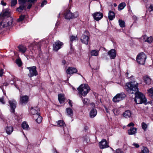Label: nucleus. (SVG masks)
<instances>
[{
  "label": "nucleus",
  "instance_id": "nucleus-14",
  "mask_svg": "<svg viewBox=\"0 0 153 153\" xmlns=\"http://www.w3.org/2000/svg\"><path fill=\"white\" fill-rule=\"evenodd\" d=\"M108 53L111 59H114L116 57V52L114 49H111L108 52Z\"/></svg>",
  "mask_w": 153,
  "mask_h": 153
},
{
  "label": "nucleus",
  "instance_id": "nucleus-13",
  "mask_svg": "<svg viewBox=\"0 0 153 153\" xmlns=\"http://www.w3.org/2000/svg\"><path fill=\"white\" fill-rule=\"evenodd\" d=\"M89 39V37L84 34L82 35L80 39L81 42L86 45L88 44Z\"/></svg>",
  "mask_w": 153,
  "mask_h": 153
},
{
  "label": "nucleus",
  "instance_id": "nucleus-5",
  "mask_svg": "<svg viewBox=\"0 0 153 153\" xmlns=\"http://www.w3.org/2000/svg\"><path fill=\"white\" fill-rule=\"evenodd\" d=\"M27 68L29 71V73L28 74V76L29 77H31L37 75L38 73L36 71V66H33L30 67H28Z\"/></svg>",
  "mask_w": 153,
  "mask_h": 153
},
{
  "label": "nucleus",
  "instance_id": "nucleus-46",
  "mask_svg": "<svg viewBox=\"0 0 153 153\" xmlns=\"http://www.w3.org/2000/svg\"><path fill=\"white\" fill-rule=\"evenodd\" d=\"M116 153H122L123 152V151L121 149H117L116 150Z\"/></svg>",
  "mask_w": 153,
  "mask_h": 153
},
{
  "label": "nucleus",
  "instance_id": "nucleus-31",
  "mask_svg": "<svg viewBox=\"0 0 153 153\" xmlns=\"http://www.w3.org/2000/svg\"><path fill=\"white\" fill-rule=\"evenodd\" d=\"M57 125L60 127H63L64 128L65 126V124L63 120H59L57 122Z\"/></svg>",
  "mask_w": 153,
  "mask_h": 153
},
{
  "label": "nucleus",
  "instance_id": "nucleus-51",
  "mask_svg": "<svg viewBox=\"0 0 153 153\" xmlns=\"http://www.w3.org/2000/svg\"><path fill=\"white\" fill-rule=\"evenodd\" d=\"M3 69H0V76L1 77L3 75Z\"/></svg>",
  "mask_w": 153,
  "mask_h": 153
},
{
  "label": "nucleus",
  "instance_id": "nucleus-26",
  "mask_svg": "<svg viewBox=\"0 0 153 153\" xmlns=\"http://www.w3.org/2000/svg\"><path fill=\"white\" fill-rule=\"evenodd\" d=\"M22 82L20 81H16V80H14L13 81H10V83L11 84H15V85H16V88H18L19 86H20L22 83Z\"/></svg>",
  "mask_w": 153,
  "mask_h": 153
},
{
  "label": "nucleus",
  "instance_id": "nucleus-2",
  "mask_svg": "<svg viewBox=\"0 0 153 153\" xmlns=\"http://www.w3.org/2000/svg\"><path fill=\"white\" fill-rule=\"evenodd\" d=\"M77 89L82 98V96H85L90 90V88L87 84L81 85Z\"/></svg>",
  "mask_w": 153,
  "mask_h": 153
},
{
  "label": "nucleus",
  "instance_id": "nucleus-50",
  "mask_svg": "<svg viewBox=\"0 0 153 153\" xmlns=\"http://www.w3.org/2000/svg\"><path fill=\"white\" fill-rule=\"evenodd\" d=\"M47 3V1H42L41 4V6L42 7L44 6V4H46Z\"/></svg>",
  "mask_w": 153,
  "mask_h": 153
},
{
  "label": "nucleus",
  "instance_id": "nucleus-9",
  "mask_svg": "<svg viewBox=\"0 0 153 153\" xmlns=\"http://www.w3.org/2000/svg\"><path fill=\"white\" fill-rule=\"evenodd\" d=\"M99 146L100 149H104L109 147L108 143L105 139H103L99 143Z\"/></svg>",
  "mask_w": 153,
  "mask_h": 153
},
{
  "label": "nucleus",
  "instance_id": "nucleus-19",
  "mask_svg": "<svg viewBox=\"0 0 153 153\" xmlns=\"http://www.w3.org/2000/svg\"><path fill=\"white\" fill-rule=\"evenodd\" d=\"M58 99L60 103L64 102L65 100L64 94H58Z\"/></svg>",
  "mask_w": 153,
  "mask_h": 153
},
{
  "label": "nucleus",
  "instance_id": "nucleus-41",
  "mask_svg": "<svg viewBox=\"0 0 153 153\" xmlns=\"http://www.w3.org/2000/svg\"><path fill=\"white\" fill-rule=\"evenodd\" d=\"M16 63L20 67L22 65V62L21 60L19 59H17L16 60Z\"/></svg>",
  "mask_w": 153,
  "mask_h": 153
},
{
  "label": "nucleus",
  "instance_id": "nucleus-64",
  "mask_svg": "<svg viewBox=\"0 0 153 153\" xmlns=\"http://www.w3.org/2000/svg\"><path fill=\"white\" fill-rule=\"evenodd\" d=\"M54 153H58L56 151Z\"/></svg>",
  "mask_w": 153,
  "mask_h": 153
},
{
  "label": "nucleus",
  "instance_id": "nucleus-53",
  "mask_svg": "<svg viewBox=\"0 0 153 153\" xmlns=\"http://www.w3.org/2000/svg\"><path fill=\"white\" fill-rule=\"evenodd\" d=\"M1 3L2 5L4 6H5L6 5V3L5 2H4L3 0H1Z\"/></svg>",
  "mask_w": 153,
  "mask_h": 153
},
{
  "label": "nucleus",
  "instance_id": "nucleus-38",
  "mask_svg": "<svg viewBox=\"0 0 153 153\" xmlns=\"http://www.w3.org/2000/svg\"><path fill=\"white\" fill-rule=\"evenodd\" d=\"M17 2V0H11V6L13 7L16 5Z\"/></svg>",
  "mask_w": 153,
  "mask_h": 153
},
{
  "label": "nucleus",
  "instance_id": "nucleus-21",
  "mask_svg": "<svg viewBox=\"0 0 153 153\" xmlns=\"http://www.w3.org/2000/svg\"><path fill=\"white\" fill-rule=\"evenodd\" d=\"M108 16L109 20H113L115 17L114 13L113 11L110 10L108 13Z\"/></svg>",
  "mask_w": 153,
  "mask_h": 153
},
{
  "label": "nucleus",
  "instance_id": "nucleus-39",
  "mask_svg": "<svg viewBox=\"0 0 153 153\" xmlns=\"http://www.w3.org/2000/svg\"><path fill=\"white\" fill-rule=\"evenodd\" d=\"M141 153H149V151L146 147H144L142 150Z\"/></svg>",
  "mask_w": 153,
  "mask_h": 153
},
{
  "label": "nucleus",
  "instance_id": "nucleus-3",
  "mask_svg": "<svg viewBox=\"0 0 153 153\" xmlns=\"http://www.w3.org/2000/svg\"><path fill=\"white\" fill-rule=\"evenodd\" d=\"M146 59V56L143 52L139 53L136 58V60L140 64L144 65Z\"/></svg>",
  "mask_w": 153,
  "mask_h": 153
},
{
  "label": "nucleus",
  "instance_id": "nucleus-35",
  "mask_svg": "<svg viewBox=\"0 0 153 153\" xmlns=\"http://www.w3.org/2000/svg\"><path fill=\"white\" fill-rule=\"evenodd\" d=\"M149 96L153 99V89L151 88L148 90Z\"/></svg>",
  "mask_w": 153,
  "mask_h": 153
},
{
  "label": "nucleus",
  "instance_id": "nucleus-34",
  "mask_svg": "<svg viewBox=\"0 0 153 153\" xmlns=\"http://www.w3.org/2000/svg\"><path fill=\"white\" fill-rule=\"evenodd\" d=\"M119 25L121 27H125V22L124 21L121 20H119Z\"/></svg>",
  "mask_w": 153,
  "mask_h": 153
},
{
  "label": "nucleus",
  "instance_id": "nucleus-28",
  "mask_svg": "<svg viewBox=\"0 0 153 153\" xmlns=\"http://www.w3.org/2000/svg\"><path fill=\"white\" fill-rule=\"evenodd\" d=\"M22 127L24 129L28 130L29 129V126L26 122H24L22 124Z\"/></svg>",
  "mask_w": 153,
  "mask_h": 153
},
{
  "label": "nucleus",
  "instance_id": "nucleus-30",
  "mask_svg": "<svg viewBox=\"0 0 153 153\" xmlns=\"http://www.w3.org/2000/svg\"><path fill=\"white\" fill-rule=\"evenodd\" d=\"M126 5V4L125 2L121 3L118 6V10H121L123 9Z\"/></svg>",
  "mask_w": 153,
  "mask_h": 153
},
{
  "label": "nucleus",
  "instance_id": "nucleus-57",
  "mask_svg": "<svg viewBox=\"0 0 153 153\" xmlns=\"http://www.w3.org/2000/svg\"><path fill=\"white\" fill-rule=\"evenodd\" d=\"M9 13L6 11H5V12L4 13V16H7L9 15Z\"/></svg>",
  "mask_w": 153,
  "mask_h": 153
},
{
  "label": "nucleus",
  "instance_id": "nucleus-62",
  "mask_svg": "<svg viewBox=\"0 0 153 153\" xmlns=\"http://www.w3.org/2000/svg\"><path fill=\"white\" fill-rule=\"evenodd\" d=\"M128 73H126V76H127V77H128L129 78V77H128Z\"/></svg>",
  "mask_w": 153,
  "mask_h": 153
},
{
  "label": "nucleus",
  "instance_id": "nucleus-61",
  "mask_svg": "<svg viewBox=\"0 0 153 153\" xmlns=\"http://www.w3.org/2000/svg\"><path fill=\"white\" fill-rule=\"evenodd\" d=\"M114 7H116L117 6V4L116 3H114Z\"/></svg>",
  "mask_w": 153,
  "mask_h": 153
},
{
  "label": "nucleus",
  "instance_id": "nucleus-56",
  "mask_svg": "<svg viewBox=\"0 0 153 153\" xmlns=\"http://www.w3.org/2000/svg\"><path fill=\"white\" fill-rule=\"evenodd\" d=\"M69 105L71 106H72V102L70 100H69L68 102Z\"/></svg>",
  "mask_w": 153,
  "mask_h": 153
},
{
  "label": "nucleus",
  "instance_id": "nucleus-48",
  "mask_svg": "<svg viewBox=\"0 0 153 153\" xmlns=\"http://www.w3.org/2000/svg\"><path fill=\"white\" fill-rule=\"evenodd\" d=\"M134 126V124L133 122H131L130 123L128 124L127 125L128 127Z\"/></svg>",
  "mask_w": 153,
  "mask_h": 153
},
{
  "label": "nucleus",
  "instance_id": "nucleus-11",
  "mask_svg": "<svg viewBox=\"0 0 153 153\" xmlns=\"http://www.w3.org/2000/svg\"><path fill=\"white\" fill-rule=\"evenodd\" d=\"M39 109L37 107H32L30 110V113L33 116L39 114Z\"/></svg>",
  "mask_w": 153,
  "mask_h": 153
},
{
  "label": "nucleus",
  "instance_id": "nucleus-54",
  "mask_svg": "<svg viewBox=\"0 0 153 153\" xmlns=\"http://www.w3.org/2000/svg\"><path fill=\"white\" fill-rule=\"evenodd\" d=\"M32 4H31V3L29 4L27 7V9H30L31 8V7L32 6Z\"/></svg>",
  "mask_w": 153,
  "mask_h": 153
},
{
  "label": "nucleus",
  "instance_id": "nucleus-40",
  "mask_svg": "<svg viewBox=\"0 0 153 153\" xmlns=\"http://www.w3.org/2000/svg\"><path fill=\"white\" fill-rule=\"evenodd\" d=\"M82 101L84 104L87 105L89 102V100L87 98L83 99Z\"/></svg>",
  "mask_w": 153,
  "mask_h": 153
},
{
  "label": "nucleus",
  "instance_id": "nucleus-17",
  "mask_svg": "<svg viewBox=\"0 0 153 153\" xmlns=\"http://www.w3.org/2000/svg\"><path fill=\"white\" fill-rule=\"evenodd\" d=\"M12 24V22L9 23L8 22H6L3 20L0 23V29L4 28Z\"/></svg>",
  "mask_w": 153,
  "mask_h": 153
},
{
  "label": "nucleus",
  "instance_id": "nucleus-47",
  "mask_svg": "<svg viewBox=\"0 0 153 153\" xmlns=\"http://www.w3.org/2000/svg\"><path fill=\"white\" fill-rule=\"evenodd\" d=\"M0 102H1L2 104H4L5 102H4L3 97L0 98Z\"/></svg>",
  "mask_w": 153,
  "mask_h": 153
},
{
  "label": "nucleus",
  "instance_id": "nucleus-4",
  "mask_svg": "<svg viewBox=\"0 0 153 153\" xmlns=\"http://www.w3.org/2000/svg\"><path fill=\"white\" fill-rule=\"evenodd\" d=\"M78 16V14L77 12L72 13L69 10H66L64 14V16L65 18V19H68L76 18Z\"/></svg>",
  "mask_w": 153,
  "mask_h": 153
},
{
  "label": "nucleus",
  "instance_id": "nucleus-36",
  "mask_svg": "<svg viewBox=\"0 0 153 153\" xmlns=\"http://www.w3.org/2000/svg\"><path fill=\"white\" fill-rule=\"evenodd\" d=\"M152 36L148 37L147 39L145 40V42H147L149 43H151L152 42Z\"/></svg>",
  "mask_w": 153,
  "mask_h": 153
},
{
  "label": "nucleus",
  "instance_id": "nucleus-27",
  "mask_svg": "<svg viewBox=\"0 0 153 153\" xmlns=\"http://www.w3.org/2000/svg\"><path fill=\"white\" fill-rule=\"evenodd\" d=\"M18 48L19 51L23 53H25L27 50L26 47L23 45H19Z\"/></svg>",
  "mask_w": 153,
  "mask_h": 153
},
{
  "label": "nucleus",
  "instance_id": "nucleus-18",
  "mask_svg": "<svg viewBox=\"0 0 153 153\" xmlns=\"http://www.w3.org/2000/svg\"><path fill=\"white\" fill-rule=\"evenodd\" d=\"M33 118L38 123H40L41 122L42 119V117L40 115V114L33 116Z\"/></svg>",
  "mask_w": 153,
  "mask_h": 153
},
{
  "label": "nucleus",
  "instance_id": "nucleus-58",
  "mask_svg": "<svg viewBox=\"0 0 153 153\" xmlns=\"http://www.w3.org/2000/svg\"><path fill=\"white\" fill-rule=\"evenodd\" d=\"M91 105L92 107L93 108H94L95 107V104L94 103H91Z\"/></svg>",
  "mask_w": 153,
  "mask_h": 153
},
{
  "label": "nucleus",
  "instance_id": "nucleus-8",
  "mask_svg": "<svg viewBox=\"0 0 153 153\" xmlns=\"http://www.w3.org/2000/svg\"><path fill=\"white\" fill-rule=\"evenodd\" d=\"M63 45V43L59 40H57L53 44V49L54 51H57L61 48Z\"/></svg>",
  "mask_w": 153,
  "mask_h": 153
},
{
  "label": "nucleus",
  "instance_id": "nucleus-12",
  "mask_svg": "<svg viewBox=\"0 0 153 153\" xmlns=\"http://www.w3.org/2000/svg\"><path fill=\"white\" fill-rule=\"evenodd\" d=\"M29 99L27 96H20V103L21 104H25L27 103Z\"/></svg>",
  "mask_w": 153,
  "mask_h": 153
},
{
  "label": "nucleus",
  "instance_id": "nucleus-23",
  "mask_svg": "<svg viewBox=\"0 0 153 153\" xmlns=\"http://www.w3.org/2000/svg\"><path fill=\"white\" fill-rule=\"evenodd\" d=\"M143 79L145 82L147 84L149 85L151 83V79L147 75L143 77Z\"/></svg>",
  "mask_w": 153,
  "mask_h": 153
},
{
  "label": "nucleus",
  "instance_id": "nucleus-25",
  "mask_svg": "<svg viewBox=\"0 0 153 153\" xmlns=\"http://www.w3.org/2000/svg\"><path fill=\"white\" fill-rule=\"evenodd\" d=\"M23 10H26V8L24 4H20L19 7L16 9V11L19 12H21Z\"/></svg>",
  "mask_w": 153,
  "mask_h": 153
},
{
  "label": "nucleus",
  "instance_id": "nucleus-6",
  "mask_svg": "<svg viewBox=\"0 0 153 153\" xmlns=\"http://www.w3.org/2000/svg\"><path fill=\"white\" fill-rule=\"evenodd\" d=\"M126 96L124 93L117 94L113 99V101L114 102H118L123 100Z\"/></svg>",
  "mask_w": 153,
  "mask_h": 153
},
{
  "label": "nucleus",
  "instance_id": "nucleus-43",
  "mask_svg": "<svg viewBox=\"0 0 153 153\" xmlns=\"http://www.w3.org/2000/svg\"><path fill=\"white\" fill-rule=\"evenodd\" d=\"M27 1V0H19V2L20 4L25 5Z\"/></svg>",
  "mask_w": 153,
  "mask_h": 153
},
{
  "label": "nucleus",
  "instance_id": "nucleus-20",
  "mask_svg": "<svg viewBox=\"0 0 153 153\" xmlns=\"http://www.w3.org/2000/svg\"><path fill=\"white\" fill-rule=\"evenodd\" d=\"M137 130L136 128L131 127L128 130V133L129 135L134 134L136 133Z\"/></svg>",
  "mask_w": 153,
  "mask_h": 153
},
{
  "label": "nucleus",
  "instance_id": "nucleus-60",
  "mask_svg": "<svg viewBox=\"0 0 153 153\" xmlns=\"http://www.w3.org/2000/svg\"><path fill=\"white\" fill-rule=\"evenodd\" d=\"M79 150L78 149H76V152H79Z\"/></svg>",
  "mask_w": 153,
  "mask_h": 153
},
{
  "label": "nucleus",
  "instance_id": "nucleus-7",
  "mask_svg": "<svg viewBox=\"0 0 153 153\" xmlns=\"http://www.w3.org/2000/svg\"><path fill=\"white\" fill-rule=\"evenodd\" d=\"M94 19L96 21L101 19L103 16V14L100 12H97L92 14Z\"/></svg>",
  "mask_w": 153,
  "mask_h": 153
},
{
  "label": "nucleus",
  "instance_id": "nucleus-63",
  "mask_svg": "<svg viewBox=\"0 0 153 153\" xmlns=\"http://www.w3.org/2000/svg\"><path fill=\"white\" fill-rule=\"evenodd\" d=\"M37 1V0H33V1L35 3Z\"/></svg>",
  "mask_w": 153,
  "mask_h": 153
},
{
  "label": "nucleus",
  "instance_id": "nucleus-49",
  "mask_svg": "<svg viewBox=\"0 0 153 153\" xmlns=\"http://www.w3.org/2000/svg\"><path fill=\"white\" fill-rule=\"evenodd\" d=\"M147 37H148L146 35H145L142 36V38L144 42H145V40H146V39H147Z\"/></svg>",
  "mask_w": 153,
  "mask_h": 153
},
{
  "label": "nucleus",
  "instance_id": "nucleus-42",
  "mask_svg": "<svg viewBox=\"0 0 153 153\" xmlns=\"http://www.w3.org/2000/svg\"><path fill=\"white\" fill-rule=\"evenodd\" d=\"M77 38L76 36H71L70 37V40L71 42H72L73 41L76 40L77 39Z\"/></svg>",
  "mask_w": 153,
  "mask_h": 153
},
{
  "label": "nucleus",
  "instance_id": "nucleus-33",
  "mask_svg": "<svg viewBox=\"0 0 153 153\" xmlns=\"http://www.w3.org/2000/svg\"><path fill=\"white\" fill-rule=\"evenodd\" d=\"M113 111L116 115H118L120 113V110L119 109L114 108L113 110Z\"/></svg>",
  "mask_w": 153,
  "mask_h": 153
},
{
  "label": "nucleus",
  "instance_id": "nucleus-37",
  "mask_svg": "<svg viewBox=\"0 0 153 153\" xmlns=\"http://www.w3.org/2000/svg\"><path fill=\"white\" fill-rule=\"evenodd\" d=\"M141 126L142 128L144 130V131H146L147 127V124L143 122L141 124Z\"/></svg>",
  "mask_w": 153,
  "mask_h": 153
},
{
  "label": "nucleus",
  "instance_id": "nucleus-52",
  "mask_svg": "<svg viewBox=\"0 0 153 153\" xmlns=\"http://www.w3.org/2000/svg\"><path fill=\"white\" fill-rule=\"evenodd\" d=\"M133 145L136 148H137L139 147V145L138 144L136 143H134L133 144Z\"/></svg>",
  "mask_w": 153,
  "mask_h": 153
},
{
  "label": "nucleus",
  "instance_id": "nucleus-22",
  "mask_svg": "<svg viewBox=\"0 0 153 153\" xmlns=\"http://www.w3.org/2000/svg\"><path fill=\"white\" fill-rule=\"evenodd\" d=\"M13 129V127L11 126L6 127L5 128L6 132L8 134H10L12 133Z\"/></svg>",
  "mask_w": 153,
  "mask_h": 153
},
{
  "label": "nucleus",
  "instance_id": "nucleus-44",
  "mask_svg": "<svg viewBox=\"0 0 153 153\" xmlns=\"http://www.w3.org/2000/svg\"><path fill=\"white\" fill-rule=\"evenodd\" d=\"M25 17V15H21L19 17V20L20 21H22L23 20Z\"/></svg>",
  "mask_w": 153,
  "mask_h": 153
},
{
  "label": "nucleus",
  "instance_id": "nucleus-59",
  "mask_svg": "<svg viewBox=\"0 0 153 153\" xmlns=\"http://www.w3.org/2000/svg\"><path fill=\"white\" fill-rule=\"evenodd\" d=\"M105 110L107 113H109V111H108V109L106 107H105Z\"/></svg>",
  "mask_w": 153,
  "mask_h": 153
},
{
  "label": "nucleus",
  "instance_id": "nucleus-24",
  "mask_svg": "<svg viewBox=\"0 0 153 153\" xmlns=\"http://www.w3.org/2000/svg\"><path fill=\"white\" fill-rule=\"evenodd\" d=\"M131 112L129 110H126L123 113V115L126 118H129L131 116Z\"/></svg>",
  "mask_w": 153,
  "mask_h": 153
},
{
  "label": "nucleus",
  "instance_id": "nucleus-29",
  "mask_svg": "<svg viewBox=\"0 0 153 153\" xmlns=\"http://www.w3.org/2000/svg\"><path fill=\"white\" fill-rule=\"evenodd\" d=\"M99 50H92L91 52V56H97L98 55Z\"/></svg>",
  "mask_w": 153,
  "mask_h": 153
},
{
  "label": "nucleus",
  "instance_id": "nucleus-15",
  "mask_svg": "<svg viewBox=\"0 0 153 153\" xmlns=\"http://www.w3.org/2000/svg\"><path fill=\"white\" fill-rule=\"evenodd\" d=\"M77 72V69L76 68L73 67H68L66 71L67 73L70 75L76 73Z\"/></svg>",
  "mask_w": 153,
  "mask_h": 153
},
{
  "label": "nucleus",
  "instance_id": "nucleus-32",
  "mask_svg": "<svg viewBox=\"0 0 153 153\" xmlns=\"http://www.w3.org/2000/svg\"><path fill=\"white\" fill-rule=\"evenodd\" d=\"M66 112L68 115L70 117H71L73 115V111L72 109L70 108H68L66 109Z\"/></svg>",
  "mask_w": 153,
  "mask_h": 153
},
{
  "label": "nucleus",
  "instance_id": "nucleus-16",
  "mask_svg": "<svg viewBox=\"0 0 153 153\" xmlns=\"http://www.w3.org/2000/svg\"><path fill=\"white\" fill-rule=\"evenodd\" d=\"M97 111L96 109L93 108L91 109L89 113L90 117L91 118H94L97 115Z\"/></svg>",
  "mask_w": 153,
  "mask_h": 153
},
{
  "label": "nucleus",
  "instance_id": "nucleus-1",
  "mask_svg": "<svg viewBox=\"0 0 153 153\" xmlns=\"http://www.w3.org/2000/svg\"><path fill=\"white\" fill-rule=\"evenodd\" d=\"M127 87V91L131 94H135L134 101L138 104L145 103L146 102V99L144 95L141 93L138 92V84L135 82H129L126 84Z\"/></svg>",
  "mask_w": 153,
  "mask_h": 153
},
{
  "label": "nucleus",
  "instance_id": "nucleus-55",
  "mask_svg": "<svg viewBox=\"0 0 153 153\" xmlns=\"http://www.w3.org/2000/svg\"><path fill=\"white\" fill-rule=\"evenodd\" d=\"M28 2L32 3H35L33 1V0H27Z\"/></svg>",
  "mask_w": 153,
  "mask_h": 153
},
{
  "label": "nucleus",
  "instance_id": "nucleus-45",
  "mask_svg": "<svg viewBox=\"0 0 153 153\" xmlns=\"http://www.w3.org/2000/svg\"><path fill=\"white\" fill-rule=\"evenodd\" d=\"M148 10L149 12H151L153 10V6L151 5L148 8Z\"/></svg>",
  "mask_w": 153,
  "mask_h": 153
},
{
  "label": "nucleus",
  "instance_id": "nucleus-10",
  "mask_svg": "<svg viewBox=\"0 0 153 153\" xmlns=\"http://www.w3.org/2000/svg\"><path fill=\"white\" fill-rule=\"evenodd\" d=\"M9 103L10 107V111L12 113H14L15 109L16 108V102L14 100H9Z\"/></svg>",
  "mask_w": 153,
  "mask_h": 153
}]
</instances>
